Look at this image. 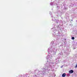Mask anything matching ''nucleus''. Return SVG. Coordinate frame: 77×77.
Masks as SVG:
<instances>
[{
    "instance_id": "nucleus-1",
    "label": "nucleus",
    "mask_w": 77,
    "mask_h": 77,
    "mask_svg": "<svg viewBox=\"0 0 77 77\" xmlns=\"http://www.w3.org/2000/svg\"><path fill=\"white\" fill-rule=\"evenodd\" d=\"M69 73L71 74L74 72V71H73L72 70H70V71H69Z\"/></svg>"
},
{
    "instance_id": "nucleus-3",
    "label": "nucleus",
    "mask_w": 77,
    "mask_h": 77,
    "mask_svg": "<svg viewBox=\"0 0 77 77\" xmlns=\"http://www.w3.org/2000/svg\"><path fill=\"white\" fill-rule=\"evenodd\" d=\"M72 39L73 40H74V39H75V38L74 37H72Z\"/></svg>"
},
{
    "instance_id": "nucleus-2",
    "label": "nucleus",
    "mask_w": 77,
    "mask_h": 77,
    "mask_svg": "<svg viewBox=\"0 0 77 77\" xmlns=\"http://www.w3.org/2000/svg\"><path fill=\"white\" fill-rule=\"evenodd\" d=\"M66 76V73H63L62 75V77H65Z\"/></svg>"
}]
</instances>
